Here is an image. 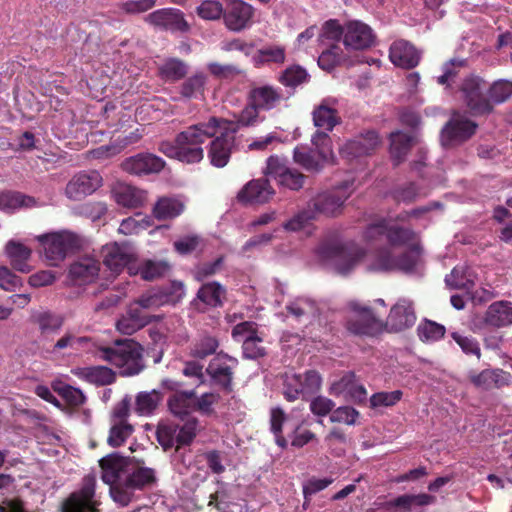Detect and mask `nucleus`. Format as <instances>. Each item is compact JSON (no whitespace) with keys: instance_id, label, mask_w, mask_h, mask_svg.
<instances>
[{"instance_id":"obj_13","label":"nucleus","mask_w":512,"mask_h":512,"mask_svg":"<svg viewBox=\"0 0 512 512\" xmlns=\"http://www.w3.org/2000/svg\"><path fill=\"white\" fill-rule=\"evenodd\" d=\"M461 91L467 106L475 115L489 114L493 110L488 96L485 94L488 91L487 84L484 80L477 76L467 77L462 85Z\"/></svg>"},{"instance_id":"obj_60","label":"nucleus","mask_w":512,"mask_h":512,"mask_svg":"<svg viewBox=\"0 0 512 512\" xmlns=\"http://www.w3.org/2000/svg\"><path fill=\"white\" fill-rule=\"evenodd\" d=\"M133 426L128 422H112L110 433L107 439L111 447L121 446L133 433Z\"/></svg>"},{"instance_id":"obj_14","label":"nucleus","mask_w":512,"mask_h":512,"mask_svg":"<svg viewBox=\"0 0 512 512\" xmlns=\"http://www.w3.org/2000/svg\"><path fill=\"white\" fill-rule=\"evenodd\" d=\"M351 309L355 315L347 320V330L355 335L374 336L383 330V323L376 318L368 306H362L359 303L351 302Z\"/></svg>"},{"instance_id":"obj_26","label":"nucleus","mask_w":512,"mask_h":512,"mask_svg":"<svg viewBox=\"0 0 512 512\" xmlns=\"http://www.w3.org/2000/svg\"><path fill=\"white\" fill-rule=\"evenodd\" d=\"M165 165V161L151 153H139L126 158L121 167L129 174L141 176L152 173H159Z\"/></svg>"},{"instance_id":"obj_16","label":"nucleus","mask_w":512,"mask_h":512,"mask_svg":"<svg viewBox=\"0 0 512 512\" xmlns=\"http://www.w3.org/2000/svg\"><path fill=\"white\" fill-rule=\"evenodd\" d=\"M103 263L114 273H119L127 267L129 274H134L135 252L127 243H111L103 247Z\"/></svg>"},{"instance_id":"obj_25","label":"nucleus","mask_w":512,"mask_h":512,"mask_svg":"<svg viewBox=\"0 0 512 512\" xmlns=\"http://www.w3.org/2000/svg\"><path fill=\"white\" fill-rule=\"evenodd\" d=\"M99 463L102 469L101 478L104 483L110 486L109 491L112 489V486L123 483L129 470L127 458L117 453H112L102 458Z\"/></svg>"},{"instance_id":"obj_59","label":"nucleus","mask_w":512,"mask_h":512,"mask_svg":"<svg viewBox=\"0 0 512 512\" xmlns=\"http://www.w3.org/2000/svg\"><path fill=\"white\" fill-rule=\"evenodd\" d=\"M511 95L512 82L508 80H497L488 88V99L492 106L507 101Z\"/></svg>"},{"instance_id":"obj_3","label":"nucleus","mask_w":512,"mask_h":512,"mask_svg":"<svg viewBox=\"0 0 512 512\" xmlns=\"http://www.w3.org/2000/svg\"><path fill=\"white\" fill-rule=\"evenodd\" d=\"M142 350L140 344L126 339L116 341L112 347L102 348L100 358L117 367L121 376H134L145 367Z\"/></svg>"},{"instance_id":"obj_54","label":"nucleus","mask_w":512,"mask_h":512,"mask_svg":"<svg viewBox=\"0 0 512 512\" xmlns=\"http://www.w3.org/2000/svg\"><path fill=\"white\" fill-rule=\"evenodd\" d=\"M445 326L431 320H425L417 327V334L421 341L433 343L442 339L445 335Z\"/></svg>"},{"instance_id":"obj_33","label":"nucleus","mask_w":512,"mask_h":512,"mask_svg":"<svg viewBox=\"0 0 512 512\" xmlns=\"http://www.w3.org/2000/svg\"><path fill=\"white\" fill-rule=\"evenodd\" d=\"M260 110L254 106V104L247 100V104L241 110L236 120H228L221 117H216L218 121L217 127L224 128L230 131L232 134H236L242 127L255 126L262 120L259 118Z\"/></svg>"},{"instance_id":"obj_1","label":"nucleus","mask_w":512,"mask_h":512,"mask_svg":"<svg viewBox=\"0 0 512 512\" xmlns=\"http://www.w3.org/2000/svg\"><path fill=\"white\" fill-rule=\"evenodd\" d=\"M217 123L216 116H212L205 122L190 125L179 132L173 142H160L158 150L182 163H199L204 158L203 145L218 133Z\"/></svg>"},{"instance_id":"obj_19","label":"nucleus","mask_w":512,"mask_h":512,"mask_svg":"<svg viewBox=\"0 0 512 512\" xmlns=\"http://www.w3.org/2000/svg\"><path fill=\"white\" fill-rule=\"evenodd\" d=\"M380 138L375 130H366L347 140L340 148L339 153L343 159H354L370 155L379 145Z\"/></svg>"},{"instance_id":"obj_63","label":"nucleus","mask_w":512,"mask_h":512,"mask_svg":"<svg viewBox=\"0 0 512 512\" xmlns=\"http://www.w3.org/2000/svg\"><path fill=\"white\" fill-rule=\"evenodd\" d=\"M53 388L71 406H80L86 400L83 392L71 385L58 383Z\"/></svg>"},{"instance_id":"obj_8","label":"nucleus","mask_w":512,"mask_h":512,"mask_svg":"<svg viewBox=\"0 0 512 512\" xmlns=\"http://www.w3.org/2000/svg\"><path fill=\"white\" fill-rule=\"evenodd\" d=\"M199 430V420L196 417L188 418L183 425L176 423H161L158 425L156 436L159 444L165 451L176 446L190 445Z\"/></svg>"},{"instance_id":"obj_43","label":"nucleus","mask_w":512,"mask_h":512,"mask_svg":"<svg viewBox=\"0 0 512 512\" xmlns=\"http://www.w3.org/2000/svg\"><path fill=\"white\" fill-rule=\"evenodd\" d=\"M207 84V75L204 72H196L186 78L179 86V94L182 98L200 99L204 96L205 86Z\"/></svg>"},{"instance_id":"obj_49","label":"nucleus","mask_w":512,"mask_h":512,"mask_svg":"<svg viewBox=\"0 0 512 512\" xmlns=\"http://www.w3.org/2000/svg\"><path fill=\"white\" fill-rule=\"evenodd\" d=\"M287 312L300 320L303 317H314L318 313L317 303L308 297H297L286 305Z\"/></svg>"},{"instance_id":"obj_51","label":"nucleus","mask_w":512,"mask_h":512,"mask_svg":"<svg viewBox=\"0 0 512 512\" xmlns=\"http://www.w3.org/2000/svg\"><path fill=\"white\" fill-rule=\"evenodd\" d=\"M35 204L34 198L20 192H4L0 194V210L13 212L22 207H31Z\"/></svg>"},{"instance_id":"obj_62","label":"nucleus","mask_w":512,"mask_h":512,"mask_svg":"<svg viewBox=\"0 0 512 512\" xmlns=\"http://www.w3.org/2000/svg\"><path fill=\"white\" fill-rule=\"evenodd\" d=\"M220 400V395L215 392H206L198 396L195 392L194 411L203 416H212L215 414L214 405Z\"/></svg>"},{"instance_id":"obj_44","label":"nucleus","mask_w":512,"mask_h":512,"mask_svg":"<svg viewBox=\"0 0 512 512\" xmlns=\"http://www.w3.org/2000/svg\"><path fill=\"white\" fill-rule=\"evenodd\" d=\"M413 137L405 132L396 131L390 135V154L394 165L402 163L413 144Z\"/></svg>"},{"instance_id":"obj_32","label":"nucleus","mask_w":512,"mask_h":512,"mask_svg":"<svg viewBox=\"0 0 512 512\" xmlns=\"http://www.w3.org/2000/svg\"><path fill=\"white\" fill-rule=\"evenodd\" d=\"M100 272V262L89 255L81 256L69 268V277L78 285L91 283Z\"/></svg>"},{"instance_id":"obj_5","label":"nucleus","mask_w":512,"mask_h":512,"mask_svg":"<svg viewBox=\"0 0 512 512\" xmlns=\"http://www.w3.org/2000/svg\"><path fill=\"white\" fill-rule=\"evenodd\" d=\"M37 240L43 246L46 261L55 267L82 246L80 236L67 230L43 234L38 236Z\"/></svg>"},{"instance_id":"obj_38","label":"nucleus","mask_w":512,"mask_h":512,"mask_svg":"<svg viewBox=\"0 0 512 512\" xmlns=\"http://www.w3.org/2000/svg\"><path fill=\"white\" fill-rule=\"evenodd\" d=\"M332 390L335 394L345 393L355 403H363L367 399L365 387L356 381L353 372L343 375L339 381L333 384Z\"/></svg>"},{"instance_id":"obj_52","label":"nucleus","mask_w":512,"mask_h":512,"mask_svg":"<svg viewBox=\"0 0 512 512\" xmlns=\"http://www.w3.org/2000/svg\"><path fill=\"white\" fill-rule=\"evenodd\" d=\"M278 81L285 87L295 88L308 82L309 74L303 67L299 65H292L281 72L278 77Z\"/></svg>"},{"instance_id":"obj_17","label":"nucleus","mask_w":512,"mask_h":512,"mask_svg":"<svg viewBox=\"0 0 512 512\" xmlns=\"http://www.w3.org/2000/svg\"><path fill=\"white\" fill-rule=\"evenodd\" d=\"M238 360L225 353H217L209 362L206 372L212 383L226 392L232 390L233 371Z\"/></svg>"},{"instance_id":"obj_27","label":"nucleus","mask_w":512,"mask_h":512,"mask_svg":"<svg viewBox=\"0 0 512 512\" xmlns=\"http://www.w3.org/2000/svg\"><path fill=\"white\" fill-rule=\"evenodd\" d=\"M247 100L251 101L260 111L275 109L284 100L281 88L273 85L252 86L247 94Z\"/></svg>"},{"instance_id":"obj_42","label":"nucleus","mask_w":512,"mask_h":512,"mask_svg":"<svg viewBox=\"0 0 512 512\" xmlns=\"http://www.w3.org/2000/svg\"><path fill=\"white\" fill-rule=\"evenodd\" d=\"M286 60V49L282 45H266L252 55L255 67L282 65Z\"/></svg>"},{"instance_id":"obj_22","label":"nucleus","mask_w":512,"mask_h":512,"mask_svg":"<svg viewBox=\"0 0 512 512\" xmlns=\"http://www.w3.org/2000/svg\"><path fill=\"white\" fill-rule=\"evenodd\" d=\"M218 133V136L212 137L207 156L212 166L223 168L230 160L232 148L235 144V135L224 128H218Z\"/></svg>"},{"instance_id":"obj_40","label":"nucleus","mask_w":512,"mask_h":512,"mask_svg":"<svg viewBox=\"0 0 512 512\" xmlns=\"http://www.w3.org/2000/svg\"><path fill=\"white\" fill-rule=\"evenodd\" d=\"M509 377V373L502 369H485L478 374L470 375V381L478 388L489 390L508 385Z\"/></svg>"},{"instance_id":"obj_6","label":"nucleus","mask_w":512,"mask_h":512,"mask_svg":"<svg viewBox=\"0 0 512 512\" xmlns=\"http://www.w3.org/2000/svg\"><path fill=\"white\" fill-rule=\"evenodd\" d=\"M421 248L413 244L406 251L395 256L390 249H379L371 262L368 264V270L372 272H392L401 271L411 273L420 258Z\"/></svg>"},{"instance_id":"obj_45","label":"nucleus","mask_w":512,"mask_h":512,"mask_svg":"<svg viewBox=\"0 0 512 512\" xmlns=\"http://www.w3.org/2000/svg\"><path fill=\"white\" fill-rule=\"evenodd\" d=\"M184 211V203L175 197L160 198L153 208V214L158 220H168L179 216Z\"/></svg>"},{"instance_id":"obj_50","label":"nucleus","mask_w":512,"mask_h":512,"mask_svg":"<svg viewBox=\"0 0 512 512\" xmlns=\"http://www.w3.org/2000/svg\"><path fill=\"white\" fill-rule=\"evenodd\" d=\"M317 217L314 210L307 203L306 207L299 210L288 221L283 223V228L289 232H299L308 228Z\"/></svg>"},{"instance_id":"obj_18","label":"nucleus","mask_w":512,"mask_h":512,"mask_svg":"<svg viewBox=\"0 0 512 512\" xmlns=\"http://www.w3.org/2000/svg\"><path fill=\"white\" fill-rule=\"evenodd\" d=\"M477 124L468 118L454 115L441 129L440 140L444 147L459 145L471 138Z\"/></svg>"},{"instance_id":"obj_23","label":"nucleus","mask_w":512,"mask_h":512,"mask_svg":"<svg viewBox=\"0 0 512 512\" xmlns=\"http://www.w3.org/2000/svg\"><path fill=\"white\" fill-rule=\"evenodd\" d=\"M253 7L242 0H228L224 9V23L234 32H240L252 25Z\"/></svg>"},{"instance_id":"obj_4","label":"nucleus","mask_w":512,"mask_h":512,"mask_svg":"<svg viewBox=\"0 0 512 512\" xmlns=\"http://www.w3.org/2000/svg\"><path fill=\"white\" fill-rule=\"evenodd\" d=\"M416 233L405 226L388 219H381L369 224L363 238L370 245L387 243L392 247L404 246L413 242Z\"/></svg>"},{"instance_id":"obj_56","label":"nucleus","mask_w":512,"mask_h":512,"mask_svg":"<svg viewBox=\"0 0 512 512\" xmlns=\"http://www.w3.org/2000/svg\"><path fill=\"white\" fill-rule=\"evenodd\" d=\"M82 375L87 381L98 385H109L115 381V373L105 366L84 368Z\"/></svg>"},{"instance_id":"obj_46","label":"nucleus","mask_w":512,"mask_h":512,"mask_svg":"<svg viewBox=\"0 0 512 512\" xmlns=\"http://www.w3.org/2000/svg\"><path fill=\"white\" fill-rule=\"evenodd\" d=\"M219 347L217 337L210 334L199 335L191 344L190 355L197 359H205L216 353Z\"/></svg>"},{"instance_id":"obj_21","label":"nucleus","mask_w":512,"mask_h":512,"mask_svg":"<svg viewBox=\"0 0 512 512\" xmlns=\"http://www.w3.org/2000/svg\"><path fill=\"white\" fill-rule=\"evenodd\" d=\"M145 21L161 30L172 33L188 32L190 25L184 18V13L177 8H162L149 13Z\"/></svg>"},{"instance_id":"obj_36","label":"nucleus","mask_w":512,"mask_h":512,"mask_svg":"<svg viewBox=\"0 0 512 512\" xmlns=\"http://www.w3.org/2000/svg\"><path fill=\"white\" fill-rule=\"evenodd\" d=\"M482 323L496 328L511 325L512 303L509 301H497L492 303L482 317Z\"/></svg>"},{"instance_id":"obj_15","label":"nucleus","mask_w":512,"mask_h":512,"mask_svg":"<svg viewBox=\"0 0 512 512\" xmlns=\"http://www.w3.org/2000/svg\"><path fill=\"white\" fill-rule=\"evenodd\" d=\"M266 175L273 177L280 186L290 190H299L303 187L305 176L297 169L288 166L287 160L278 156L267 159Z\"/></svg>"},{"instance_id":"obj_39","label":"nucleus","mask_w":512,"mask_h":512,"mask_svg":"<svg viewBox=\"0 0 512 512\" xmlns=\"http://www.w3.org/2000/svg\"><path fill=\"white\" fill-rule=\"evenodd\" d=\"M112 192L117 204L126 208H139L146 200L145 191L128 184H117Z\"/></svg>"},{"instance_id":"obj_28","label":"nucleus","mask_w":512,"mask_h":512,"mask_svg":"<svg viewBox=\"0 0 512 512\" xmlns=\"http://www.w3.org/2000/svg\"><path fill=\"white\" fill-rule=\"evenodd\" d=\"M338 100L334 97H326L315 106L312 112L314 125L318 129L333 131L341 123V117L337 110Z\"/></svg>"},{"instance_id":"obj_48","label":"nucleus","mask_w":512,"mask_h":512,"mask_svg":"<svg viewBox=\"0 0 512 512\" xmlns=\"http://www.w3.org/2000/svg\"><path fill=\"white\" fill-rule=\"evenodd\" d=\"M158 70L160 78L165 82H177L187 75L188 65L180 59L170 58Z\"/></svg>"},{"instance_id":"obj_29","label":"nucleus","mask_w":512,"mask_h":512,"mask_svg":"<svg viewBox=\"0 0 512 512\" xmlns=\"http://www.w3.org/2000/svg\"><path fill=\"white\" fill-rule=\"evenodd\" d=\"M375 39L373 30L365 23L353 20L345 25L343 43L347 48L362 50L370 47Z\"/></svg>"},{"instance_id":"obj_11","label":"nucleus","mask_w":512,"mask_h":512,"mask_svg":"<svg viewBox=\"0 0 512 512\" xmlns=\"http://www.w3.org/2000/svg\"><path fill=\"white\" fill-rule=\"evenodd\" d=\"M321 376L315 370H308L304 374L286 375L283 383V396L293 402L299 398L308 401L321 387Z\"/></svg>"},{"instance_id":"obj_24","label":"nucleus","mask_w":512,"mask_h":512,"mask_svg":"<svg viewBox=\"0 0 512 512\" xmlns=\"http://www.w3.org/2000/svg\"><path fill=\"white\" fill-rule=\"evenodd\" d=\"M275 191L267 178H258L249 181L238 192L237 199L244 205H257L269 202Z\"/></svg>"},{"instance_id":"obj_12","label":"nucleus","mask_w":512,"mask_h":512,"mask_svg":"<svg viewBox=\"0 0 512 512\" xmlns=\"http://www.w3.org/2000/svg\"><path fill=\"white\" fill-rule=\"evenodd\" d=\"M351 187L352 183L345 181L332 190L317 194L308 204L314 210L316 217L319 215L334 217L341 212L345 201L350 197Z\"/></svg>"},{"instance_id":"obj_58","label":"nucleus","mask_w":512,"mask_h":512,"mask_svg":"<svg viewBox=\"0 0 512 512\" xmlns=\"http://www.w3.org/2000/svg\"><path fill=\"white\" fill-rule=\"evenodd\" d=\"M287 420L285 412L281 408H273L270 413V430L274 434L276 444L281 448L287 447V440L283 436V424Z\"/></svg>"},{"instance_id":"obj_41","label":"nucleus","mask_w":512,"mask_h":512,"mask_svg":"<svg viewBox=\"0 0 512 512\" xmlns=\"http://www.w3.org/2000/svg\"><path fill=\"white\" fill-rule=\"evenodd\" d=\"M6 254L10 259L12 267L21 272L29 273L32 270L29 260L31 258V249L27 246L10 240L6 244Z\"/></svg>"},{"instance_id":"obj_9","label":"nucleus","mask_w":512,"mask_h":512,"mask_svg":"<svg viewBox=\"0 0 512 512\" xmlns=\"http://www.w3.org/2000/svg\"><path fill=\"white\" fill-rule=\"evenodd\" d=\"M160 386L164 391L169 393L167 407L174 417L184 422L188 418L194 417L191 416V413L194 412V389H185L183 382L170 378L163 379Z\"/></svg>"},{"instance_id":"obj_20","label":"nucleus","mask_w":512,"mask_h":512,"mask_svg":"<svg viewBox=\"0 0 512 512\" xmlns=\"http://www.w3.org/2000/svg\"><path fill=\"white\" fill-rule=\"evenodd\" d=\"M102 185V177L95 170L81 171L67 183L65 195L73 201H79L94 193Z\"/></svg>"},{"instance_id":"obj_2","label":"nucleus","mask_w":512,"mask_h":512,"mask_svg":"<svg viewBox=\"0 0 512 512\" xmlns=\"http://www.w3.org/2000/svg\"><path fill=\"white\" fill-rule=\"evenodd\" d=\"M315 252L322 261H331L341 275L349 274L365 256L362 247L352 241L342 242L337 235L323 238Z\"/></svg>"},{"instance_id":"obj_37","label":"nucleus","mask_w":512,"mask_h":512,"mask_svg":"<svg viewBox=\"0 0 512 512\" xmlns=\"http://www.w3.org/2000/svg\"><path fill=\"white\" fill-rule=\"evenodd\" d=\"M295 163L309 172H319L328 160L319 151L305 145L297 146L293 151Z\"/></svg>"},{"instance_id":"obj_64","label":"nucleus","mask_w":512,"mask_h":512,"mask_svg":"<svg viewBox=\"0 0 512 512\" xmlns=\"http://www.w3.org/2000/svg\"><path fill=\"white\" fill-rule=\"evenodd\" d=\"M343 60L342 49L333 44L324 50L318 57V65L321 69L330 71Z\"/></svg>"},{"instance_id":"obj_7","label":"nucleus","mask_w":512,"mask_h":512,"mask_svg":"<svg viewBox=\"0 0 512 512\" xmlns=\"http://www.w3.org/2000/svg\"><path fill=\"white\" fill-rule=\"evenodd\" d=\"M155 482L156 475L152 468L140 467L132 472L128 470L123 483L112 486L110 496L118 505L125 507L134 500L136 490H143Z\"/></svg>"},{"instance_id":"obj_61","label":"nucleus","mask_w":512,"mask_h":512,"mask_svg":"<svg viewBox=\"0 0 512 512\" xmlns=\"http://www.w3.org/2000/svg\"><path fill=\"white\" fill-rule=\"evenodd\" d=\"M169 270V265L163 261H147L141 267L135 269L134 274L140 273L144 280H154L165 275Z\"/></svg>"},{"instance_id":"obj_35","label":"nucleus","mask_w":512,"mask_h":512,"mask_svg":"<svg viewBox=\"0 0 512 512\" xmlns=\"http://www.w3.org/2000/svg\"><path fill=\"white\" fill-rule=\"evenodd\" d=\"M436 497L427 494H403L385 503L387 509L395 508V512H411L416 507H425L436 503Z\"/></svg>"},{"instance_id":"obj_57","label":"nucleus","mask_w":512,"mask_h":512,"mask_svg":"<svg viewBox=\"0 0 512 512\" xmlns=\"http://www.w3.org/2000/svg\"><path fill=\"white\" fill-rule=\"evenodd\" d=\"M391 196L398 203L411 204L421 197L422 193L416 183L409 182L393 188Z\"/></svg>"},{"instance_id":"obj_30","label":"nucleus","mask_w":512,"mask_h":512,"mask_svg":"<svg viewBox=\"0 0 512 512\" xmlns=\"http://www.w3.org/2000/svg\"><path fill=\"white\" fill-rule=\"evenodd\" d=\"M416 321L413 303L408 299H399L392 306L386 320V327L390 331L399 332L410 328Z\"/></svg>"},{"instance_id":"obj_10","label":"nucleus","mask_w":512,"mask_h":512,"mask_svg":"<svg viewBox=\"0 0 512 512\" xmlns=\"http://www.w3.org/2000/svg\"><path fill=\"white\" fill-rule=\"evenodd\" d=\"M101 501L96 494V477L86 475L79 489L65 498L60 506V512H100Z\"/></svg>"},{"instance_id":"obj_55","label":"nucleus","mask_w":512,"mask_h":512,"mask_svg":"<svg viewBox=\"0 0 512 512\" xmlns=\"http://www.w3.org/2000/svg\"><path fill=\"white\" fill-rule=\"evenodd\" d=\"M32 320L38 324L39 329L43 334L56 332L63 324L62 318L50 311L34 312L32 314Z\"/></svg>"},{"instance_id":"obj_34","label":"nucleus","mask_w":512,"mask_h":512,"mask_svg":"<svg viewBox=\"0 0 512 512\" xmlns=\"http://www.w3.org/2000/svg\"><path fill=\"white\" fill-rule=\"evenodd\" d=\"M391 62L399 67L411 69L418 65L420 53L416 48L405 40L393 42L389 50Z\"/></svg>"},{"instance_id":"obj_47","label":"nucleus","mask_w":512,"mask_h":512,"mask_svg":"<svg viewBox=\"0 0 512 512\" xmlns=\"http://www.w3.org/2000/svg\"><path fill=\"white\" fill-rule=\"evenodd\" d=\"M161 400L162 394L156 389L139 392L135 397L134 410L138 415H151L156 410Z\"/></svg>"},{"instance_id":"obj_53","label":"nucleus","mask_w":512,"mask_h":512,"mask_svg":"<svg viewBox=\"0 0 512 512\" xmlns=\"http://www.w3.org/2000/svg\"><path fill=\"white\" fill-rule=\"evenodd\" d=\"M467 61L465 59L453 58L442 66V74L437 77V83L446 87H451L460 71L465 68Z\"/></svg>"},{"instance_id":"obj_31","label":"nucleus","mask_w":512,"mask_h":512,"mask_svg":"<svg viewBox=\"0 0 512 512\" xmlns=\"http://www.w3.org/2000/svg\"><path fill=\"white\" fill-rule=\"evenodd\" d=\"M226 294V288L219 282H208L199 288L191 304L199 311H204L208 307H221L226 299Z\"/></svg>"}]
</instances>
